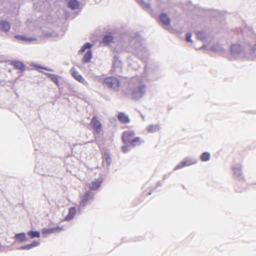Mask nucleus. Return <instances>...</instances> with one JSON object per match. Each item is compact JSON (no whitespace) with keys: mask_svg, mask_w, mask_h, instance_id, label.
<instances>
[{"mask_svg":"<svg viewBox=\"0 0 256 256\" xmlns=\"http://www.w3.org/2000/svg\"><path fill=\"white\" fill-rule=\"evenodd\" d=\"M135 136L136 133L134 130L124 131L122 134V141L124 144H129L134 147L140 146L144 142V140L141 138Z\"/></svg>","mask_w":256,"mask_h":256,"instance_id":"f257e3e1","label":"nucleus"},{"mask_svg":"<svg viewBox=\"0 0 256 256\" xmlns=\"http://www.w3.org/2000/svg\"><path fill=\"white\" fill-rule=\"evenodd\" d=\"M92 46V44L90 43L86 42L81 48L80 50L78 52V54H80L84 53L86 50H88L83 56L82 62L84 63L89 62L92 58V52L90 50Z\"/></svg>","mask_w":256,"mask_h":256,"instance_id":"f03ea898","label":"nucleus"},{"mask_svg":"<svg viewBox=\"0 0 256 256\" xmlns=\"http://www.w3.org/2000/svg\"><path fill=\"white\" fill-rule=\"evenodd\" d=\"M90 124L94 130V134H99L102 132V124L98 116H93Z\"/></svg>","mask_w":256,"mask_h":256,"instance_id":"7ed1b4c3","label":"nucleus"},{"mask_svg":"<svg viewBox=\"0 0 256 256\" xmlns=\"http://www.w3.org/2000/svg\"><path fill=\"white\" fill-rule=\"evenodd\" d=\"M104 82L108 87L113 89H118L120 86V81L114 77L106 78Z\"/></svg>","mask_w":256,"mask_h":256,"instance_id":"20e7f679","label":"nucleus"},{"mask_svg":"<svg viewBox=\"0 0 256 256\" xmlns=\"http://www.w3.org/2000/svg\"><path fill=\"white\" fill-rule=\"evenodd\" d=\"M145 86H138L132 89L131 95L134 99H138L141 98L144 92Z\"/></svg>","mask_w":256,"mask_h":256,"instance_id":"39448f33","label":"nucleus"},{"mask_svg":"<svg viewBox=\"0 0 256 256\" xmlns=\"http://www.w3.org/2000/svg\"><path fill=\"white\" fill-rule=\"evenodd\" d=\"M159 19L164 26L168 27L170 25V18L166 13H161L159 16Z\"/></svg>","mask_w":256,"mask_h":256,"instance_id":"423d86ee","label":"nucleus"},{"mask_svg":"<svg viewBox=\"0 0 256 256\" xmlns=\"http://www.w3.org/2000/svg\"><path fill=\"white\" fill-rule=\"evenodd\" d=\"M117 118L118 120L122 124H128L130 121L128 116L124 112H119L118 114Z\"/></svg>","mask_w":256,"mask_h":256,"instance_id":"0eeeda50","label":"nucleus"},{"mask_svg":"<svg viewBox=\"0 0 256 256\" xmlns=\"http://www.w3.org/2000/svg\"><path fill=\"white\" fill-rule=\"evenodd\" d=\"M10 28V23L6 20L0 21V30L4 32H7L9 31Z\"/></svg>","mask_w":256,"mask_h":256,"instance_id":"6e6552de","label":"nucleus"},{"mask_svg":"<svg viewBox=\"0 0 256 256\" xmlns=\"http://www.w3.org/2000/svg\"><path fill=\"white\" fill-rule=\"evenodd\" d=\"M11 64L15 69L18 70L21 72H22L25 70V66L24 64L20 62L14 61L11 62Z\"/></svg>","mask_w":256,"mask_h":256,"instance_id":"1a4fd4ad","label":"nucleus"},{"mask_svg":"<svg viewBox=\"0 0 256 256\" xmlns=\"http://www.w3.org/2000/svg\"><path fill=\"white\" fill-rule=\"evenodd\" d=\"M14 238L16 242H22L28 240L26 234L24 232L16 234L14 236Z\"/></svg>","mask_w":256,"mask_h":256,"instance_id":"9d476101","label":"nucleus"},{"mask_svg":"<svg viewBox=\"0 0 256 256\" xmlns=\"http://www.w3.org/2000/svg\"><path fill=\"white\" fill-rule=\"evenodd\" d=\"M160 130V126L159 124H150L148 125L146 130L148 132L153 133L159 131Z\"/></svg>","mask_w":256,"mask_h":256,"instance_id":"9b49d317","label":"nucleus"},{"mask_svg":"<svg viewBox=\"0 0 256 256\" xmlns=\"http://www.w3.org/2000/svg\"><path fill=\"white\" fill-rule=\"evenodd\" d=\"M76 212V208L71 207L68 210V213L67 216L65 217L64 219L66 220H69L73 218Z\"/></svg>","mask_w":256,"mask_h":256,"instance_id":"f8f14e48","label":"nucleus"},{"mask_svg":"<svg viewBox=\"0 0 256 256\" xmlns=\"http://www.w3.org/2000/svg\"><path fill=\"white\" fill-rule=\"evenodd\" d=\"M195 163H196V162L192 160H185L182 161L181 162V163L177 166L176 168H182L184 166H189Z\"/></svg>","mask_w":256,"mask_h":256,"instance_id":"ddd939ff","label":"nucleus"},{"mask_svg":"<svg viewBox=\"0 0 256 256\" xmlns=\"http://www.w3.org/2000/svg\"><path fill=\"white\" fill-rule=\"evenodd\" d=\"M102 180H98L94 181L92 182L90 186L89 187L90 190H96L102 184Z\"/></svg>","mask_w":256,"mask_h":256,"instance_id":"4468645a","label":"nucleus"},{"mask_svg":"<svg viewBox=\"0 0 256 256\" xmlns=\"http://www.w3.org/2000/svg\"><path fill=\"white\" fill-rule=\"evenodd\" d=\"M72 75L73 77L78 82L84 84L86 82L84 79L82 78V76L78 73V72L76 70H74L72 72Z\"/></svg>","mask_w":256,"mask_h":256,"instance_id":"2eb2a0df","label":"nucleus"},{"mask_svg":"<svg viewBox=\"0 0 256 256\" xmlns=\"http://www.w3.org/2000/svg\"><path fill=\"white\" fill-rule=\"evenodd\" d=\"M113 39L114 38L112 36H105L102 38V43L104 46H108L112 42Z\"/></svg>","mask_w":256,"mask_h":256,"instance_id":"dca6fc26","label":"nucleus"},{"mask_svg":"<svg viewBox=\"0 0 256 256\" xmlns=\"http://www.w3.org/2000/svg\"><path fill=\"white\" fill-rule=\"evenodd\" d=\"M39 244H40V242H38L34 241L32 243H31L29 244L25 245L24 246H22L20 248V249H22V250H24V249L30 250L34 247L37 246H38L39 245Z\"/></svg>","mask_w":256,"mask_h":256,"instance_id":"f3484780","label":"nucleus"},{"mask_svg":"<svg viewBox=\"0 0 256 256\" xmlns=\"http://www.w3.org/2000/svg\"><path fill=\"white\" fill-rule=\"evenodd\" d=\"M79 6V2L77 0H70L68 2V7L72 10H76Z\"/></svg>","mask_w":256,"mask_h":256,"instance_id":"a211bd4d","label":"nucleus"},{"mask_svg":"<svg viewBox=\"0 0 256 256\" xmlns=\"http://www.w3.org/2000/svg\"><path fill=\"white\" fill-rule=\"evenodd\" d=\"M48 78L52 81L57 86H59L58 76L56 75L48 74Z\"/></svg>","mask_w":256,"mask_h":256,"instance_id":"6ab92c4d","label":"nucleus"},{"mask_svg":"<svg viewBox=\"0 0 256 256\" xmlns=\"http://www.w3.org/2000/svg\"><path fill=\"white\" fill-rule=\"evenodd\" d=\"M210 158V154L208 152H204L200 156V160L202 162H206Z\"/></svg>","mask_w":256,"mask_h":256,"instance_id":"aec40b11","label":"nucleus"},{"mask_svg":"<svg viewBox=\"0 0 256 256\" xmlns=\"http://www.w3.org/2000/svg\"><path fill=\"white\" fill-rule=\"evenodd\" d=\"M28 235L30 237V238L40 237V234L37 231H28Z\"/></svg>","mask_w":256,"mask_h":256,"instance_id":"412c9836","label":"nucleus"},{"mask_svg":"<svg viewBox=\"0 0 256 256\" xmlns=\"http://www.w3.org/2000/svg\"><path fill=\"white\" fill-rule=\"evenodd\" d=\"M90 193L88 192H86L82 196V199L81 202V204L84 205L85 203H86L88 200L90 198Z\"/></svg>","mask_w":256,"mask_h":256,"instance_id":"4be33fe9","label":"nucleus"},{"mask_svg":"<svg viewBox=\"0 0 256 256\" xmlns=\"http://www.w3.org/2000/svg\"><path fill=\"white\" fill-rule=\"evenodd\" d=\"M15 38L16 39L19 40H22V41H28V42H30V41H32V40H34L32 38H27L24 37V36H19V35L15 36Z\"/></svg>","mask_w":256,"mask_h":256,"instance_id":"5701e85b","label":"nucleus"},{"mask_svg":"<svg viewBox=\"0 0 256 256\" xmlns=\"http://www.w3.org/2000/svg\"><path fill=\"white\" fill-rule=\"evenodd\" d=\"M54 233V229L52 228H44L42 230V234H50Z\"/></svg>","mask_w":256,"mask_h":256,"instance_id":"b1692460","label":"nucleus"},{"mask_svg":"<svg viewBox=\"0 0 256 256\" xmlns=\"http://www.w3.org/2000/svg\"><path fill=\"white\" fill-rule=\"evenodd\" d=\"M196 36L200 40H203L205 38V34L201 32H198L196 34Z\"/></svg>","mask_w":256,"mask_h":256,"instance_id":"393cba45","label":"nucleus"},{"mask_svg":"<svg viewBox=\"0 0 256 256\" xmlns=\"http://www.w3.org/2000/svg\"><path fill=\"white\" fill-rule=\"evenodd\" d=\"M192 34L191 33H187L186 34V40L188 42H192L191 40Z\"/></svg>","mask_w":256,"mask_h":256,"instance_id":"a878e982","label":"nucleus"},{"mask_svg":"<svg viewBox=\"0 0 256 256\" xmlns=\"http://www.w3.org/2000/svg\"><path fill=\"white\" fill-rule=\"evenodd\" d=\"M52 229H54V232H60L62 230V228L57 226L52 228Z\"/></svg>","mask_w":256,"mask_h":256,"instance_id":"bb28decb","label":"nucleus"},{"mask_svg":"<svg viewBox=\"0 0 256 256\" xmlns=\"http://www.w3.org/2000/svg\"><path fill=\"white\" fill-rule=\"evenodd\" d=\"M122 151L124 152H128L129 150H130V148H128V146H122Z\"/></svg>","mask_w":256,"mask_h":256,"instance_id":"cd10ccee","label":"nucleus"},{"mask_svg":"<svg viewBox=\"0 0 256 256\" xmlns=\"http://www.w3.org/2000/svg\"><path fill=\"white\" fill-rule=\"evenodd\" d=\"M236 46L234 45H233L232 47H231V49L232 50V48H234V46Z\"/></svg>","mask_w":256,"mask_h":256,"instance_id":"c85d7f7f","label":"nucleus"}]
</instances>
